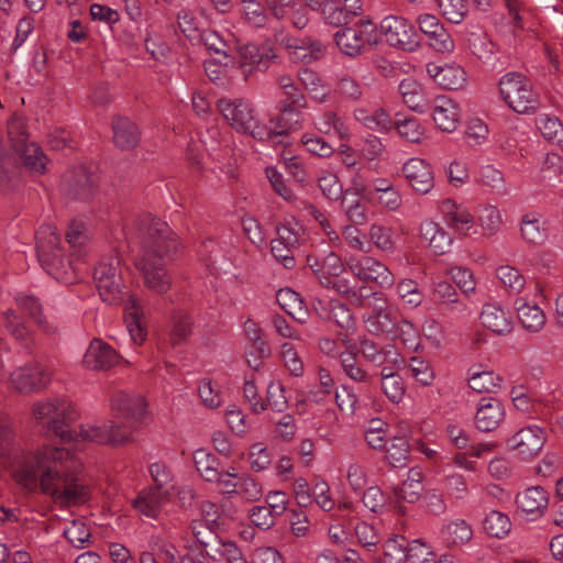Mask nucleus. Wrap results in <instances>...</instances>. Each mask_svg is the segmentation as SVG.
Here are the masks:
<instances>
[{
    "label": "nucleus",
    "instance_id": "1",
    "mask_svg": "<svg viewBox=\"0 0 563 563\" xmlns=\"http://www.w3.org/2000/svg\"><path fill=\"white\" fill-rule=\"evenodd\" d=\"M12 468L14 481L30 493H41L62 504L84 503L89 487L77 477L78 461L69 451L45 448L24 452L12 429L0 422V468Z\"/></svg>",
    "mask_w": 563,
    "mask_h": 563
},
{
    "label": "nucleus",
    "instance_id": "2",
    "mask_svg": "<svg viewBox=\"0 0 563 563\" xmlns=\"http://www.w3.org/2000/svg\"><path fill=\"white\" fill-rule=\"evenodd\" d=\"M135 225L141 244L136 267L143 284L148 290L164 295L173 284L166 264L176 258L181 245L169 225L158 218L147 214L140 218Z\"/></svg>",
    "mask_w": 563,
    "mask_h": 563
},
{
    "label": "nucleus",
    "instance_id": "3",
    "mask_svg": "<svg viewBox=\"0 0 563 563\" xmlns=\"http://www.w3.org/2000/svg\"><path fill=\"white\" fill-rule=\"evenodd\" d=\"M13 152L14 155L0 146V189L2 191L12 190L21 184V168L18 165L16 156L33 175L44 174L49 163L42 148L35 143H25Z\"/></svg>",
    "mask_w": 563,
    "mask_h": 563
},
{
    "label": "nucleus",
    "instance_id": "4",
    "mask_svg": "<svg viewBox=\"0 0 563 563\" xmlns=\"http://www.w3.org/2000/svg\"><path fill=\"white\" fill-rule=\"evenodd\" d=\"M36 253L43 269L56 280L73 284L76 280L73 261L65 255L60 236L51 225L36 231Z\"/></svg>",
    "mask_w": 563,
    "mask_h": 563
},
{
    "label": "nucleus",
    "instance_id": "5",
    "mask_svg": "<svg viewBox=\"0 0 563 563\" xmlns=\"http://www.w3.org/2000/svg\"><path fill=\"white\" fill-rule=\"evenodd\" d=\"M33 415L47 433L58 437L63 442L74 441L76 430L71 424L77 419V412L70 401L54 399L37 402Z\"/></svg>",
    "mask_w": 563,
    "mask_h": 563
},
{
    "label": "nucleus",
    "instance_id": "6",
    "mask_svg": "<svg viewBox=\"0 0 563 563\" xmlns=\"http://www.w3.org/2000/svg\"><path fill=\"white\" fill-rule=\"evenodd\" d=\"M93 279L102 301L109 305L124 302L131 295L123 279V268L118 254L103 256L95 267Z\"/></svg>",
    "mask_w": 563,
    "mask_h": 563
},
{
    "label": "nucleus",
    "instance_id": "7",
    "mask_svg": "<svg viewBox=\"0 0 563 563\" xmlns=\"http://www.w3.org/2000/svg\"><path fill=\"white\" fill-rule=\"evenodd\" d=\"M503 100L517 113H531L539 107L538 95L530 80L521 73L509 71L498 81Z\"/></svg>",
    "mask_w": 563,
    "mask_h": 563
},
{
    "label": "nucleus",
    "instance_id": "8",
    "mask_svg": "<svg viewBox=\"0 0 563 563\" xmlns=\"http://www.w3.org/2000/svg\"><path fill=\"white\" fill-rule=\"evenodd\" d=\"M218 108L238 132L249 133L256 140L268 137L269 132L266 125H261L257 121L255 108L250 100L221 98L218 100Z\"/></svg>",
    "mask_w": 563,
    "mask_h": 563
},
{
    "label": "nucleus",
    "instance_id": "9",
    "mask_svg": "<svg viewBox=\"0 0 563 563\" xmlns=\"http://www.w3.org/2000/svg\"><path fill=\"white\" fill-rule=\"evenodd\" d=\"M357 397L346 386L341 390L333 388V382L328 374L319 371V412L324 410L325 421L331 424L336 420L333 407L340 409L344 415L355 413Z\"/></svg>",
    "mask_w": 563,
    "mask_h": 563
},
{
    "label": "nucleus",
    "instance_id": "10",
    "mask_svg": "<svg viewBox=\"0 0 563 563\" xmlns=\"http://www.w3.org/2000/svg\"><path fill=\"white\" fill-rule=\"evenodd\" d=\"M376 25L369 20H360L352 26H343L333 33V38L339 49L355 57L361 54L366 44L376 43Z\"/></svg>",
    "mask_w": 563,
    "mask_h": 563
},
{
    "label": "nucleus",
    "instance_id": "11",
    "mask_svg": "<svg viewBox=\"0 0 563 563\" xmlns=\"http://www.w3.org/2000/svg\"><path fill=\"white\" fill-rule=\"evenodd\" d=\"M379 33L390 46L406 52H415L420 45L415 26L401 16H385L379 23Z\"/></svg>",
    "mask_w": 563,
    "mask_h": 563
},
{
    "label": "nucleus",
    "instance_id": "12",
    "mask_svg": "<svg viewBox=\"0 0 563 563\" xmlns=\"http://www.w3.org/2000/svg\"><path fill=\"white\" fill-rule=\"evenodd\" d=\"M346 265L351 273L362 282H374L382 288H390L395 276L380 261L368 255H349Z\"/></svg>",
    "mask_w": 563,
    "mask_h": 563
},
{
    "label": "nucleus",
    "instance_id": "13",
    "mask_svg": "<svg viewBox=\"0 0 563 563\" xmlns=\"http://www.w3.org/2000/svg\"><path fill=\"white\" fill-rule=\"evenodd\" d=\"M97 183V175L78 166L65 174L62 191L70 200L87 201L93 196Z\"/></svg>",
    "mask_w": 563,
    "mask_h": 563
},
{
    "label": "nucleus",
    "instance_id": "14",
    "mask_svg": "<svg viewBox=\"0 0 563 563\" xmlns=\"http://www.w3.org/2000/svg\"><path fill=\"white\" fill-rule=\"evenodd\" d=\"M52 373L38 363L29 364L15 369L10 375L11 386L22 394L38 393L51 382Z\"/></svg>",
    "mask_w": 563,
    "mask_h": 563
},
{
    "label": "nucleus",
    "instance_id": "15",
    "mask_svg": "<svg viewBox=\"0 0 563 563\" xmlns=\"http://www.w3.org/2000/svg\"><path fill=\"white\" fill-rule=\"evenodd\" d=\"M240 67L247 79L255 71H265L277 57L274 49L268 45L249 43L240 47Z\"/></svg>",
    "mask_w": 563,
    "mask_h": 563
},
{
    "label": "nucleus",
    "instance_id": "16",
    "mask_svg": "<svg viewBox=\"0 0 563 563\" xmlns=\"http://www.w3.org/2000/svg\"><path fill=\"white\" fill-rule=\"evenodd\" d=\"M323 253H327L319 268V284L322 285L328 290H334L341 295H350L352 291V287L346 278L341 276L343 272V263L339 255L333 252H327L322 250Z\"/></svg>",
    "mask_w": 563,
    "mask_h": 563
},
{
    "label": "nucleus",
    "instance_id": "17",
    "mask_svg": "<svg viewBox=\"0 0 563 563\" xmlns=\"http://www.w3.org/2000/svg\"><path fill=\"white\" fill-rule=\"evenodd\" d=\"M131 431L128 426L121 427L114 421L104 422L102 426H91L86 429L81 428L80 432L76 431L74 440L92 441L101 444L110 443L120 445L130 440Z\"/></svg>",
    "mask_w": 563,
    "mask_h": 563
},
{
    "label": "nucleus",
    "instance_id": "18",
    "mask_svg": "<svg viewBox=\"0 0 563 563\" xmlns=\"http://www.w3.org/2000/svg\"><path fill=\"white\" fill-rule=\"evenodd\" d=\"M544 441L545 431L536 424H530L516 432L508 440V446L522 459H531L543 448Z\"/></svg>",
    "mask_w": 563,
    "mask_h": 563
},
{
    "label": "nucleus",
    "instance_id": "19",
    "mask_svg": "<svg viewBox=\"0 0 563 563\" xmlns=\"http://www.w3.org/2000/svg\"><path fill=\"white\" fill-rule=\"evenodd\" d=\"M401 172L415 191L424 195L433 189V169L424 159L420 157L407 159L402 165Z\"/></svg>",
    "mask_w": 563,
    "mask_h": 563
},
{
    "label": "nucleus",
    "instance_id": "20",
    "mask_svg": "<svg viewBox=\"0 0 563 563\" xmlns=\"http://www.w3.org/2000/svg\"><path fill=\"white\" fill-rule=\"evenodd\" d=\"M505 415V407L498 398L482 397L474 416L475 427L482 432L494 431L504 421Z\"/></svg>",
    "mask_w": 563,
    "mask_h": 563
},
{
    "label": "nucleus",
    "instance_id": "21",
    "mask_svg": "<svg viewBox=\"0 0 563 563\" xmlns=\"http://www.w3.org/2000/svg\"><path fill=\"white\" fill-rule=\"evenodd\" d=\"M367 332L373 335L394 338L397 334V318L385 305H375L363 314Z\"/></svg>",
    "mask_w": 563,
    "mask_h": 563
},
{
    "label": "nucleus",
    "instance_id": "22",
    "mask_svg": "<svg viewBox=\"0 0 563 563\" xmlns=\"http://www.w3.org/2000/svg\"><path fill=\"white\" fill-rule=\"evenodd\" d=\"M360 352L364 360L376 367L400 365L402 360L396 347L391 344L379 346L371 339L364 336L358 340Z\"/></svg>",
    "mask_w": 563,
    "mask_h": 563
},
{
    "label": "nucleus",
    "instance_id": "23",
    "mask_svg": "<svg viewBox=\"0 0 563 563\" xmlns=\"http://www.w3.org/2000/svg\"><path fill=\"white\" fill-rule=\"evenodd\" d=\"M120 356L108 343L93 339L85 355L84 365L93 371H106L119 363Z\"/></svg>",
    "mask_w": 563,
    "mask_h": 563
},
{
    "label": "nucleus",
    "instance_id": "24",
    "mask_svg": "<svg viewBox=\"0 0 563 563\" xmlns=\"http://www.w3.org/2000/svg\"><path fill=\"white\" fill-rule=\"evenodd\" d=\"M514 308L523 329L530 333H538L545 327L547 317L542 308L534 301L519 296L514 301Z\"/></svg>",
    "mask_w": 563,
    "mask_h": 563
},
{
    "label": "nucleus",
    "instance_id": "25",
    "mask_svg": "<svg viewBox=\"0 0 563 563\" xmlns=\"http://www.w3.org/2000/svg\"><path fill=\"white\" fill-rule=\"evenodd\" d=\"M428 75L433 78L434 82L445 89H461L466 84V71L456 64L439 65L429 63L427 65Z\"/></svg>",
    "mask_w": 563,
    "mask_h": 563
},
{
    "label": "nucleus",
    "instance_id": "26",
    "mask_svg": "<svg viewBox=\"0 0 563 563\" xmlns=\"http://www.w3.org/2000/svg\"><path fill=\"white\" fill-rule=\"evenodd\" d=\"M432 118L437 126L443 132H454L460 122V108L450 98L438 96L433 102Z\"/></svg>",
    "mask_w": 563,
    "mask_h": 563
},
{
    "label": "nucleus",
    "instance_id": "27",
    "mask_svg": "<svg viewBox=\"0 0 563 563\" xmlns=\"http://www.w3.org/2000/svg\"><path fill=\"white\" fill-rule=\"evenodd\" d=\"M114 145L122 150L129 151L134 148L140 140L141 132L137 125L126 117L114 115L111 121Z\"/></svg>",
    "mask_w": 563,
    "mask_h": 563
},
{
    "label": "nucleus",
    "instance_id": "28",
    "mask_svg": "<svg viewBox=\"0 0 563 563\" xmlns=\"http://www.w3.org/2000/svg\"><path fill=\"white\" fill-rule=\"evenodd\" d=\"M353 117L363 128L386 133L393 128V120L384 108L356 107Z\"/></svg>",
    "mask_w": 563,
    "mask_h": 563
},
{
    "label": "nucleus",
    "instance_id": "29",
    "mask_svg": "<svg viewBox=\"0 0 563 563\" xmlns=\"http://www.w3.org/2000/svg\"><path fill=\"white\" fill-rule=\"evenodd\" d=\"M120 305L124 306L125 323L131 340L135 344H142L147 333L142 325L144 314L137 298L134 295H128V297L124 298V302Z\"/></svg>",
    "mask_w": 563,
    "mask_h": 563
},
{
    "label": "nucleus",
    "instance_id": "30",
    "mask_svg": "<svg viewBox=\"0 0 563 563\" xmlns=\"http://www.w3.org/2000/svg\"><path fill=\"white\" fill-rule=\"evenodd\" d=\"M146 404L141 396H130L123 391H117L111 398V408L118 417L129 421H139L145 411Z\"/></svg>",
    "mask_w": 563,
    "mask_h": 563
},
{
    "label": "nucleus",
    "instance_id": "31",
    "mask_svg": "<svg viewBox=\"0 0 563 563\" xmlns=\"http://www.w3.org/2000/svg\"><path fill=\"white\" fill-rule=\"evenodd\" d=\"M440 210L445 223L456 231L466 232L474 225V217L468 208L452 199L443 200Z\"/></svg>",
    "mask_w": 563,
    "mask_h": 563
},
{
    "label": "nucleus",
    "instance_id": "32",
    "mask_svg": "<svg viewBox=\"0 0 563 563\" xmlns=\"http://www.w3.org/2000/svg\"><path fill=\"white\" fill-rule=\"evenodd\" d=\"M420 235L429 243L434 254L442 255L451 250L453 238L439 223L424 220L420 224Z\"/></svg>",
    "mask_w": 563,
    "mask_h": 563
},
{
    "label": "nucleus",
    "instance_id": "33",
    "mask_svg": "<svg viewBox=\"0 0 563 563\" xmlns=\"http://www.w3.org/2000/svg\"><path fill=\"white\" fill-rule=\"evenodd\" d=\"M481 321L485 328L497 334H507L512 329L509 313L497 302L483 306Z\"/></svg>",
    "mask_w": 563,
    "mask_h": 563
},
{
    "label": "nucleus",
    "instance_id": "34",
    "mask_svg": "<svg viewBox=\"0 0 563 563\" xmlns=\"http://www.w3.org/2000/svg\"><path fill=\"white\" fill-rule=\"evenodd\" d=\"M168 499V490L144 489L133 500V507L140 515L155 519L158 517L162 506Z\"/></svg>",
    "mask_w": 563,
    "mask_h": 563
},
{
    "label": "nucleus",
    "instance_id": "35",
    "mask_svg": "<svg viewBox=\"0 0 563 563\" xmlns=\"http://www.w3.org/2000/svg\"><path fill=\"white\" fill-rule=\"evenodd\" d=\"M468 47L474 56L484 65L496 68V44L483 31L471 32L467 36Z\"/></svg>",
    "mask_w": 563,
    "mask_h": 563
},
{
    "label": "nucleus",
    "instance_id": "36",
    "mask_svg": "<svg viewBox=\"0 0 563 563\" xmlns=\"http://www.w3.org/2000/svg\"><path fill=\"white\" fill-rule=\"evenodd\" d=\"M15 302L19 309L26 313L44 333L54 334L56 332V325L45 318L42 303L36 297L19 294L15 297Z\"/></svg>",
    "mask_w": 563,
    "mask_h": 563
},
{
    "label": "nucleus",
    "instance_id": "37",
    "mask_svg": "<svg viewBox=\"0 0 563 563\" xmlns=\"http://www.w3.org/2000/svg\"><path fill=\"white\" fill-rule=\"evenodd\" d=\"M400 365H387L380 371V388L393 404H399L405 396L404 379L396 373Z\"/></svg>",
    "mask_w": 563,
    "mask_h": 563
},
{
    "label": "nucleus",
    "instance_id": "38",
    "mask_svg": "<svg viewBox=\"0 0 563 563\" xmlns=\"http://www.w3.org/2000/svg\"><path fill=\"white\" fill-rule=\"evenodd\" d=\"M548 493L541 486H532L516 496L519 510L528 515H539L548 506Z\"/></svg>",
    "mask_w": 563,
    "mask_h": 563
},
{
    "label": "nucleus",
    "instance_id": "39",
    "mask_svg": "<svg viewBox=\"0 0 563 563\" xmlns=\"http://www.w3.org/2000/svg\"><path fill=\"white\" fill-rule=\"evenodd\" d=\"M520 231L523 240L534 245L543 244L549 238L545 222L538 213L526 214L521 220Z\"/></svg>",
    "mask_w": 563,
    "mask_h": 563
},
{
    "label": "nucleus",
    "instance_id": "40",
    "mask_svg": "<svg viewBox=\"0 0 563 563\" xmlns=\"http://www.w3.org/2000/svg\"><path fill=\"white\" fill-rule=\"evenodd\" d=\"M319 305H322V311L325 312V318L332 319L339 328L349 332L355 331V319L345 303L336 299H330L329 302H323L319 298Z\"/></svg>",
    "mask_w": 563,
    "mask_h": 563
},
{
    "label": "nucleus",
    "instance_id": "41",
    "mask_svg": "<svg viewBox=\"0 0 563 563\" xmlns=\"http://www.w3.org/2000/svg\"><path fill=\"white\" fill-rule=\"evenodd\" d=\"M501 383L503 378L490 371H479L475 367L468 371V386L476 393H496Z\"/></svg>",
    "mask_w": 563,
    "mask_h": 563
},
{
    "label": "nucleus",
    "instance_id": "42",
    "mask_svg": "<svg viewBox=\"0 0 563 563\" xmlns=\"http://www.w3.org/2000/svg\"><path fill=\"white\" fill-rule=\"evenodd\" d=\"M368 242L372 244V249L393 254L397 250V240L394 230L390 227L373 223L368 228Z\"/></svg>",
    "mask_w": 563,
    "mask_h": 563
},
{
    "label": "nucleus",
    "instance_id": "43",
    "mask_svg": "<svg viewBox=\"0 0 563 563\" xmlns=\"http://www.w3.org/2000/svg\"><path fill=\"white\" fill-rule=\"evenodd\" d=\"M342 205L351 225H364L368 221V207L362 197L347 190L342 198Z\"/></svg>",
    "mask_w": 563,
    "mask_h": 563
},
{
    "label": "nucleus",
    "instance_id": "44",
    "mask_svg": "<svg viewBox=\"0 0 563 563\" xmlns=\"http://www.w3.org/2000/svg\"><path fill=\"white\" fill-rule=\"evenodd\" d=\"M194 462L196 470L205 481L211 483L219 478L221 464L214 454L199 449L194 453Z\"/></svg>",
    "mask_w": 563,
    "mask_h": 563
},
{
    "label": "nucleus",
    "instance_id": "45",
    "mask_svg": "<svg viewBox=\"0 0 563 563\" xmlns=\"http://www.w3.org/2000/svg\"><path fill=\"white\" fill-rule=\"evenodd\" d=\"M434 294L440 301L448 307L451 312L460 316L470 314L467 305L459 300L454 286L448 282H439L434 286Z\"/></svg>",
    "mask_w": 563,
    "mask_h": 563
},
{
    "label": "nucleus",
    "instance_id": "46",
    "mask_svg": "<svg viewBox=\"0 0 563 563\" xmlns=\"http://www.w3.org/2000/svg\"><path fill=\"white\" fill-rule=\"evenodd\" d=\"M396 295L408 309L418 308L424 299L418 283L411 278H404L396 285Z\"/></svg>",
    "mask_w": 563,
    "mask_h": 563
},
{
    "label": "nucleus",
    "instance_id": "47",
    "mask_svg": "<svg viewBox=\"0 0 563 563\" xmlns=\"http://www.w3.org/2000/svg\"><path fill=\"white\" fill-rule=\"evenodd\" d=\"M409 541L406 537L395 534L384 544L385 563H406L409 561Z\"/></svg>",
    "mask_w": 563,
    "mask_h": 563
},
{
    "label": "nucleus",
    "instance_id": "48",
    "mask_svg": "<svg viewBox=\"0 0 563 563\" xmlns=\"http://www.w3.org/2000/svg\"><path fill=\"white\" fill-rule=\"evenodd\" d=\"M170 323L169 340L172 344L175 346L186 343L192 333L191 317L184 311H177L172 316Z\"/></svg>",
    "mask_w": 563,
    "mask_h": 563
},
{
    "label": "nucleus",
    "instance_id": "49",
    "mask_svg": "<svg viewBox=\"0 0 563 563\" xmlns=\"http://www.w3.org/2000/svg\"><path fill=\"white\" fill-rule=\"evenodd\" d=\"M483 528L489 536L501 539L509 533L511 521L506 514L492 510L484 518Z\"/></svg>",
    "mask_w": 563,
    "mask_h": 563
},
{
    "label": "nucleus",
    "instance_id": "50",
    "mask_svg": "<svg viewBox=\"0 0 563 563\" xmlns=\"http://www.w3.org/2000/svg\"><path fill=\"white\" fill-rule=\"evenodd\" d=\"M443 18L453 24H460L468 13L467 0H437Z\"/></svg>",
    "mask_w": 563,
    "mask_h": 563
},
{
    "label": "nucleus",
    "instance_id": "51",
    "mask_svg": "<svg viewBox=\"0 0 563 563\" xmlns=\"http://www.w3.org/2000/svg\"><path fill=\"white\" fill-rule=\"evenodd\" d=\"M497 277L504 287L512 294H519L526 286V277L516 267L501 265L497 268Z\"/></svg>",
    "mask_w": 563,
    "mask_h": 563
},
{
    "label": "nucleus",
    "instance_id": "52",
    "mask_svg": "<svg viewBox=\"0 0 563 563\" xmlns=\"http://www.w3.org/2000/svg\"><path fill=\"white\" fill-rule=\"evenodd\" d=\"M299 128H301L299 119H291L279 113L277 117L269 120V126L266 125V130L269 132V135L264 141L274 142L275 139L286 136L291 131L298 130Z\"/></svg>",
    "mask_w": 563,
    "mask_h": 563
},
{
    "label": "nucleus",
    "instance_id": "53",
    "mask_svg": "<svg viewBox=\"0 0 563 563\" xmlns=\"http://www.w3.org/2000/svg\"><path fill=\"white\" fill-rule=\"evenodd\" d=\"M386 459L393 467H404L409 460V443L405 438L395 437L387 446Z\"/></svg>",
    "mask_w": 563,
    "mask_h": 563
},
{
    "label": "nucleus",
    "instance_id": "54",
    "mask_svg": "<svg viewBox=\"0 0 563 563\" xmlns=\"http://www.w3.org/2000/svg\"><path fill=\"white\" fill-rule=\"evenodd\" d=\"M393 125H395L401 137L411 143L420 142L424 134L420 121L413 117L399 118L395 123L393 122Z\"/></svg>",
    "mask_w": 563,
    "mask_h": 563
},
{
    "label": "nucleus",
    "instance_id": "55",
    "mask_svg": "<svg viewBox=\"0 0 563 563\" xmlns=\"http://www.w3.org/2000/svg\"><path fill=\"white\" fill-rule=\"evenodd\" d=\"M242 14L244 21L252 27H264L268 16L265 8L256 0H242Z\"/></svg>",
    "mask_w": 563,
    "mask_h": 563
},
{
    "label": "nucleus",
    "instance_id": "56",
    "mask_svg": "<svg viewBox=\"0 0 563 563\" xmlns=\"http://www.w3.org/2000/svg\"><path fill=\"white\" fill-rule=\"evenodd\" d=\"M537 124L545 140L558 145H563V124L559 119L541 115Z\"/></svg>",
    "mask_w": 563,
    "mask_h": 563
},
{
    "label": "nucleus",
    "instance_id": "57",
    "mask_svg": "<svg viewBox=\"0 0 563 563\" xmlns=\"http://www.w3.org/2000/svg\"><path fill=\"white\" fill-rule=\"evenodd\" d=\"M442 533L451 543L463 544L471 540L473 530L464 519H457L448 523Z\"/></svg>",
    "mask_w": 563,
    "mask_h": 563
},
{
    "label": "nucleus",
    "instance_id": "58",
    "mask_svg": "<svg viewBox=\"0 0 563 563\" xmlns=\"http://www.w3.org/2000/svg\"><path fill=\"white\" fill-rule=\"evenodd\" d=\"M363 86L355 78L343 74L338 77L335 92L350 101H358L363 96Z\"/></svg>",
    "mask_w": 563,
    "mask_h": 563
},
{
    "label": "nucleus",
    "instance_id": "59",
    "mask_svg": "<svg viewBox=\"0 0 563 563\" xmlns=\"http://www.w3.org/2000/svg\"><path fill=\"white\" fill-rule=\"evenodd\" d=\"M319 133L329 134L340 141L349 135V129L335 113L327 112L319 120Z\"/></svg>",
    "mask_w": 563,
    "mask_h": 563
},
{
    "label": "nucleus",
    "instance_id": "60",
    "mask_svg": "<svg viewBox=\"0 0 563 563\" xmlns=\"http://www.w3.org/2000/svg\"><path fill=\"white\" fill-rule=\"evenodd\" d=\"M269 355L271 347L266 340L250 343L245 347L247 365L254 371H260L264 364V360L268 358Z\"/></svg>",
    "mask_w": 563,
    "mask_h": 563
},
{
    "label": "nucleus",
    "instance_id": "61",
    "mask_svg": "<svg viewBox=\"0 0 563 563\" xmlns=\"http://www.w3.org/2000/svg\"><path fill=\"white\" fill-rule=\"evenodd\" d=\"M358 225H345L342 230V235L349 247L368 254L372 252V244H369L368 235L361 231Z\"/></svg>",
    "mask_w": 563,
    "mask_h": 563
},
{
    "label": "nucleus",
    "instance_id": "62",
    "mask_svg": "<svg viewBox=\"0 0 563 563\" xmlns=\"http://www.w3.org/2000/svg\"><path fill=\"white\" fill-rule=\"evenodd\" d=\"M421 481L422 472L419 468L409 470L399 489V496L409 503L416 501L422 488Z\"/></svg>",
    "mask_w": 563,
    "mask_h": 563
},
{
    "label": "nucleus",
    "instance_id": "63",
    "mask_svg": "<svg viewBox=\"0 0 563 563\" xmlns=\"http://www.w3.org/2000/svg\"><path fill=\"white\" fill-rule=\"evenodd\" d=\"M479 176L481 183L490 187L496 194L506 195L509 192L503 173L494 166H483Z\"/></svg>",
    "mask_w": 563,
    "mask_h": 563
},
{
    "label": "nucleus",
    "instance_id": "64",
    "mask_svg": "<svg viewBox=\"0 0 563 563\" xmlns=\"http://www.w3.org/2000/svg\"><path fill=\"white\" fill-rule=\"evenodd\" d=\"M394 338H399L409 350L416 351L420 346L419 331L410 320H397V334Z\"/></svg>",
    "mask_w": 563,
    "mask_h": 563
}]
</instances>
